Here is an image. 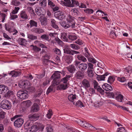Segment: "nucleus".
<instances>
[{
    "label": "nucleus",
    "mask_w": 132,
    "mask_h": 132,
    "mask_svg": "<svg viewBox=\"0 0 132 132\" xmlns=\"http://www.w3.org/2000/svg\"><path fill=\"white\" fill-rule=\"evenodd\" d=\"M66 20L67 22L63 21L60 23L61 25L65 29H67L70 27L75 28L76 22L74 19L70 15L67 16Z\"/></svg>",
    "instance_id": "nucleus-1"
},
{
    "label": "nucleus",
    "mask_w": 132,
    "mask_h": 132,
    "mask_svg": "<svg viewBox=\"0 0 132 132\" xmlns=\"http://www.w3.org/2000/svg\"><path fill=\"white\" fill-rule=\"evenodd\" d=\"M0 94L4 95V96L6 97H9L13 95V92L10 90L9 88L4 85H0Z\"/></svg>",
    "instance_id": "nucleus-2"
},
{
    "label": "nucleus",
    "mask_w": 132,
    "mask_h": 132,
    "mask_svg": "<svg viewBox=\"0 0 132 132\" xmlns=\"http://www.w3.org/2000/svg\"><path fill=\"white\" fill-rule=\"evenodd\" d=\"M69 75H66L65 77L63 78L61 80V84L59 85L57 88V90H64L68 87L67 81L70 77Z\"/></svg>",
    "instance_id": "nucleus-3"
},
{
    "label": "nucleus",
    "mask_w": 132,
    "mask_h": 132,
    "mask_svg": "<svg viewBox=\"0 0 132 132\" xmlns=\"http://www.w3.org/2000/svg\"><path fill=\"white\" fill-rule=\"evenodd\" d=\"M60 72L55 71L51 77L54 78L52 81V83L54 85H57L61 82V80L59 79L60 77Z\"/></svg>",
    "instance_id": "nucleus-4"
},
{
    "label": "nucleus",
    "mask_w": 132,
    "mask_h": 132,
    "mask_svg": "<svg viewBox=\"0 0 132 132\" xmlns=\"http://www.w3.org/2000/svg\"><path fill=\"white\" fill-rule=\"evenodd\" d=\"M29 122H27L24 125V128L27 130V132H36L38 130L37 126L34 125L30 126Z\"/></svg>",
    "instance_id": "nucleus-5"
},
{
    "label": "nucleus",
    "mask_w": 132,
    "mask_h": 132,
    "mask_svg": "<svg viewBox=\"0 0 132 132\" xmlns=\"http://www.w3.org/2000/svg\"><path fill=\"white\" fill-rule=\"evenodd\" d=\"M1 108L3 109L9 110L10 109L12 106V103L9 101L4 100H2L1 103Z\"/></svg>",
    "instance_id": "nucleus-6"
},
{
    "label": "nucleus",
    "mask_w": 132,
    "mask_h": 132,
    "mask_svg": "<svg viewBox=\"0 0 132 132\" xmlns=\"http://www.w3.org/2000/svg\"><path fill=\"white\" fill-rule=\"evenodd\" d=\"M17 96L18 98L22 100H25L28 98V95L26 90H19L17 93Z\"/></svg>",
    "instance_id": "nucleus-7"
},
{
    "label": "nucleus",
    "mask_w": 132,
    "mask_h": 132,
    "mask_svg": "<svg viewBox=\"0 0 132 132\" xmlns=\"http://www.w3.org/2000/svg\"><path fill=\"white\" fill-rule=\"evenodd\" d=\"M113 97L118 101L121 102L122 101L123 98V96L119 92H117L111 94Z\"/></svg>",
    "instance_id": "nucleus-8"
},
{
    "label": "nucleus",
    "mask_w": 132,
    "mask_h": 132,
    "mask_svg": "<svg viewBox=\"0 0 132 132\" xmlns=\"http://www.w3.org/2000/svg\"><path fill=\"white\" fill-rule=\"evenodd\" d=\"M54 16L60 20H62L66 17V14L62 12L57 11L54 13Z\"/></svg>",
    "instance_id": "nucleus-9"
},
{
    "label": "nucleus",
    "mask_w": 132,
    "mask_h": 132,
    "mask_svg": "<svg viewBox=\"0 0 132 132\" xmlns=\"http://www.w3.org/2000/svg\"><path fill=\"white\" fill-rule=\"evenodd\" d=\"M19 85L20 87L25 89H29L30 88V83L28 81H20L19 82Z\"/></svg>",
    "instance_id": "nucleus-10"
},
{
    "label": "nucleus",
    "mask_w": 132,
    "mask_h": 132,
    "mask_svg": "<svg viewBox=\"0 0 132 132\" xmlns=\"http://www.w3.org/2000/svg\"><path fill=\"white\" fill-rule=\"evenodd\" d=\"M35 12L38 15L41 16H43L45 13V11L43 8L39 7L36 8Z\"/></svg>",
    "instance_id": "nucleus-11"
},
{
    "label": "nucleus",
    "mask_w": 132,
    "mask_h": 132,
    "mask_svg": "<svg viewBox=\"0 0 132 132\" xmlns=\"http://www.w3.org/2000/svg\"><path fill=\"white\" fill-rule=\"evenodd\" d=\"M24 120L21 118H18L16 119L14 122L15 126L18 127H21L23 123Z\"/></svg>",
    "instance_id": "nucleus-12"
},
{
    "label": "nucleus",
    "mask_w": 132,
    "mask_h": 132,
    "mask_svg": "<svg viewBox=\"0 0 132 132\" xmlns=\"http://www.w3.org/2000/svg\"><path fill=\"white\" fill-rule=\"evenodd\" d=\"M71 1L70 0H61L60 3L63 6L70 7Z\"/></svg>",
    "instance_id": "nucleus-13"
},
{
    "label": "nucleus",
    "mask_w": 132,
    "mask_h": 132,
    "mask_svg": "<svg viewBox=\"0 0 132 132\" xmlns=\"http://www.w3.org/2000/svg\"><path fill=\"white\" fill-rule=\"evenodd\" d=\"M102 88L107 91H110L112 90L113 89L111 86L108 84H105L102 86Z\"/></svg>",
    "instance_id": "nucleus-14"
},
{
    "label": "nucleus",
    "mask_w": 132,
    "mask_h": 132,
    "mask_svg": "<svg viewBox=\"0 0 132 132\" xmlns=\"http://www.w3.org/2000/svg\"><path fill=\"white\" fill-rule=\"evenodd\" d=\"M29 120L32 121H35L38 119L39 116L36 114H31L28 116Z\"/></svg>",
    "instance_id": "nucleus-15"
},
{
    "label": "nucleus",
    "mask_w": 132,
    "mask_h": 132,
    "mask_svg": "<svg viewBox=\"0 0 132 132\" xmlns=\"http://www.w3.org/2000/svg\"><path fill=\"white\" fill-rule=\"evenodd\" d=\"M87 67V64L82 63L79 65L78 69L79 70L83 71L86 69Z\"/></svg>",
    "instance_id": "nucleus-16"
},
{
    "label": "nucleus",
    "mask_w": 132,
    "mask_h": 132,
    "mask_svg": "<svg viewBox=\"0 0 132 132\" xmlns=\"http://www.w3.org/2000/svg\"><path fill=\"white\" fill-rule=\"evenodd\" d=\"M108 75V73H105L104 75H97V76L96 77L98 81L104 80L105 77L107 76Z\"/></svg>",
    "instance_id": "nucleus-17"
},
{
    "label": "nucleus",
    "mask_w": 132,
    "mask_h": 132,
    "mask_svg": "<svg viewBox=\"0 0 132 132\" xmlns=\"http://www.w3.org/2000/svg\"><path fill=\"white\" fill-rule=\"evenodd\" d=\"M51 26L54 28L56 29L57 30L58 29L59 27L57 25L56 21L54 19H52L51 21Z\"/></svg>",
    "instance_id": "nucleus-18"
},
{
    "label": "nucleus",
    "mask_w": 132,
    "mask_h": 132,
    "mask_svg": "<svg viewBox=\"0 0 132 132\" xmlns=\"http://www.w3.org/2000/svg\"><path fill=\"white\" fill-rule=\"evenodd\" d=\"M9 74L12 76V77H16L20 75V73L19 71L13 70L11 71L9 73Z\"/></svg>",
    "instance_id": "nucleus-19"
},
{
    "label": "nucleus",
    "mask_w": 132,
    "mask_h": 132,
    "mask_svg": "<svg viewBox=\"0 0 132 132\" xmlns=\"http://www.w3.org/2000/svg\"><path fill=\"white\" fill-rule=\"evenodd\" d=\"M76 98V95L75 94H71L68 97V100L70 102H73Z\"/></svg>",
    "instance_id": "nucleus-20"
},
{
    "label": "nucleus",
    "mask_w": 132,
    "mask_h": 132,
    "mask_svg": "<svg viewBox=\"0 0 132 132\" xmlns=\"http://www.w3.org/2000/svg\"><path fill=\"white\" fill-rule=\"evenodd\" d=\"M61 38L64 41L67 42L68 40L67 33L65 32L61 33Z\"/></svg>",
    "instance_id": "nucleus-21"
},
{
    "label": "nucleus",
    "mask_w": 132,
    "mask_h": 132,
    "mask_svg": "<svg viewBox=\"0 0 132 132\" xmlns=\"http://www.w3.org/2000/svg\"><path fill=\"white\" fill-rule=\"evenodd\" d=\"M39 110V107L36 103H34L32 105L31 110L33 112H37Z\"/></svg>",
    "instance_id": "nucleus-22"
},
{
    "label": "nucleus",
    "mask_w": 132,
    "mask_h": 132,
    "mask_svg": "<svg viewBox=\"0 0 132 132\" xmlns=\"http://www.w3.org/2000/svg\"><path fill=\"white\" fill-rule=\"evenodd\" d=\"M20 17L23 19L26 20L28 19V16L25 11H22L20 13Z\"/></svg>",
    "instance_id": "nucleus-23"
},
{
    "label": "nucleus",
    "mask_w": 132,
    "mask_h": 132,
    "mask_svg": "<svg viewBox=\"0 0 132 132\" xmlns=\"http://www.w3.org/2000/svg\"><path fill=\"white\" fill-rule=\"evenodd\" d=\"M82 85L86 88H88L90 86L89 81L86 79H84L82 82Z\"/></svg>",
    "instance_id": "nucleus-24"
},
{
    "label": "nucleus",
    "mask_w": 132,
    "mask_h": 132,
    "mask_svg": "<svg viewBox=\"0 0 132 132\" xmlns=\"http://www.w3.org/2000/svg\"><path fill=\"white\" fill-rule=\"evenodd\" d=\"M56 85H54L52 83V84L48 89L46 93V94H48L49 93L51 92L53 90H54L55 89L54 86Z\"/></svg>",
    "instance_id": "nucleus-25"
},
{
    "label": "nucleus",
    "mask_w": 132,
    "mask_h": 132,
    "mask_svg": "<svg viewBox=\"0 0 132 132\" xmlns=\"http://www.w3.org/2000/svg\"><path fill=\"white\" fill-rule=\"evenodd\" d=\"M83 127H89V128L93 130H95L96 129V128L94 127L86 122H85L84 125L83 126Z\"/></svg>",
    "instance_id": "nucleus-26"
},
{
    "label": "nucleus",
    "mask_w": 132,
    "mask_h": 132,
    "mask_svg": "<svg viewBox=\"0 0 132 132\" xmlns=\"http://www.w3.org/2000/svg\"><path fill=\"white\" fill-rule=\"evenodd\" d=\"M40 20L42 25L46 26L47 25V21L46 19L45 18L42 16L40 18Z\"/></svg>",
    "instance_id": "nucleus-27"
},
{
    "label": "nucleus",
    "mask_w": 132,
    "mask_h": 132,
    "mask_svg": "<svg viewBox=\"0 0 132 132\" xmlns=\"http://www.w3.org/2000/svg\"><path fill=\"white\" fill-rule=\"evenodd\" d=\"M67 69L68 71L71 73H74L75 70V67L73 65H70L67 67Z\"/></svg>",
    "instance_id": "nucleus-28"
},
{
    "label": "nucleus",
    "mask_w": 132,
    "mask_h": 132,
    "mask_svg": "<svg viewBox=\"0 0 132 132\" xmlns=\"http://www.w3.org/2000/svg\"><path fill=\"white\" fill-rule=\"evenodd\" d=\"M123 71L126 74L129 73L130 74L132 73V67L128 66L125 69H124Z\"/></svg>",
    "instance_id": "nucleus-29"
},
{
    "label": "nucleus",
    "mask_w": 132,
    "mask_h": 132,
    "mask_svg": "<svg viewBox=\"0 0 132 132\" xmlns=\"http://www.w3.org/2000/svg\"><path fill=\"white\" fill-rule=\"evenodd\" d=\"M72 3H70V7H73L74 6H78L79 5V3L77 1L75 0H71Z\"/></svg>",
    "instance_id": "nucleus-30"
},
{
    "label": "nucleus",
    "mask_w": 132,
    "mask_h": 132,
    "mask_svg": "<svg viewBox=\"0 0 132 132\" xmlns=\"http://www.w3.org/2000/svg\"><path fill=\"white\" fill-rule=\"evenodd\" d=\"M64 53L69 54L70 55H73V51L70 48H67L64 50Z\"/></svg>",
    "instance_id": "nucleus-31"
},
{
    "label": "nucleus",
    "mask_w": 132,
    "mask_h": 132,
    "mask_svg": "<svg viewBox=\"0 0 132 132\" xmlns=\"http://www.w3.org/2000/svg\"><path fill=\"white\" fill-rule=\"evenodd\" d=\"M19 44L21 45H24L26 42L25 39L21 38H19L18 39Z\"/></svg>",
    "instance_id": "nucleus-32"
},
{
    "label": "nucleus",
    "mask_w": 132,
    "mask_h": 132,
    "mask_svg": "<svg viewBox=\"0 0 132 132\" xmlns=\"http://www.w3.org/2000/svg\"><path fill=\"white\" fill-rule=\"evenodd\" d=\"M87 58L88 61L90 62H91L94 64L96 62V61L92 56H90L89 57Z\"/></svg>",
    "instance_id": "nucleus-33"
},
{
    "label": "nucleus",
    "mask_w": 132,
    "mask_h": 132,
    "mask_svg": "<svg viewBox=\"0 0 132 132\" xmlns=\"http://www.w3.org/2000/svg\"><path fill=\"white\" fill-rule=\"evenodd\" d=\"M31 49L35 52H38L41 50V49L38 48L36 46H34L31 45L30 46Z\"/></svg>",
    "instance_id": "nucleus-34"
},
{
    "label": "nucleus",
    "mask_w": 132,
    "mask_h": 132,
    "mask_svg": "<svg viewBox=\"0 0 132 132\" xmlns=\"http://www.w3.org/2000/svg\"><path fill=\"white\" fill-rule=\"evenodd\" d=\"M77 57L79 60H81L84 62H86L87 61L86 59L83 56L80 55L77 56Z\"/></svg>",
    "instance_id": "nucleus-35"
},
{
    "label": "nucleus",
    "mask_w": 132,
    "mask_h": 132,
    "mask_svg": "<svg viewBox=\"0 0 132 132\" xmlns=\"http://www.w3.org/2000/svg\"><path fill=\"white\" fill-rule=\"evenodd\" d=\"M72 60V56H67L66 58L65 61L68 63L69 64L71 63Z\"/></svg>",
    "instance_id": "nucleus-36"
},
{
    "label": "nucleus",
    "mask_w": 132,
    "mask_h": 132,
    "mask_svg": "<svg viewBox=\"0 0 132 132\" xmlns=\"http://www.w3.org/2000/svg\"><path fill=\"white\" fill-rule=\"evenodd\" d=\"M53 114L52 111L51 109H49L46 115V117L48 119H50L51 118V116Z\"/></svg>",
    "instance_id": "nucleus-37"
},
{
    "label": "nucleus",
    "mask_w": 132,
    "mask_h": 132,
    "mask_svg": "<svg viewBox=\"0 0 132 132\" xmlns=\"http://www.w3.org/2000/svg\"><path fill=\"white\" fill-rule=\"evenodd\" d=\"M30 27L33 26L36 27L37 26V23L35 21L33 20H30L29 22Z\"/></svg>",
    "instance_id": "nucleus-38"
},
{
    "label": "nucleus",
    "mask_w": 132,
    "mask_h": 132,
    "mask_svg": "<svg viewBox=\"0 0 132 132\" xmlns=\"http://www.w3.org/2000/svg\"><path fill=\"white\" fill-rule=\"evenodd\" d=\"M68 38L69 39L72 40L76 39L77 38V37L75 35L73 34H70L68 36Z\"/></svg>",
    "instance_id": "nucleus-39"
},
{
    "label": "nucleus",
    "mask_w": 132,
    "mask_h": 132,
    "mask_svg": "<svg viewBox=\"0 0 132 132\" xmlns=\"http://www.w3.org/2000/svg\"><path fill=\"white\" fill-rule=\"evenodd\" d=\"M115 80L114 77L112 76H110L108 80V82L109 84L113 83Z\"/></svg>",
    "instance_id": "nucleus-40"
},
{
    "label": "nucleus",
    "mask_w": 132,
    "mask_h": 132,
    "mask_svg": "<svg viewBox=\"0 0 132 132\" xmlns=\"http://www.w3.org/2000/svg\"><path fill=\"white\" fill-rule=\"evenodd\" d=\"M15 14H13L12 13H10V19L11 20H13L15 19L18 17V16L17 15H15Z\"/></svg>",
    "instance_id": "nucleus-41"
},
{
    "label": "nucleus",
    "mask_w": 132,
    "mask_h": 132,
    "mask_svg": "<svg viewBox=\"0 0 132 132\" xmlns=\"http://www.w3.org/2000/svg\"><path fill=\"white\" fill-rule=\"evenodd\" d=\"M88 76L90 77H92L94 74L93 71L91 69H88L87 71Z\"/></svg>",
    "instance_id": "nucleus-42"
},
{
    "label": "nucleus",
    "mask_w": 132,
    "mask_h": 132,
    "mask_svg": "<svg viewBox=\"0 0 132 132\" xmlns=\"http://www.w3.org/2000/svg\"><path fill=\"white\" fill-rule=\"evenodd\" d=\"M39 2L40 4L42 7H45L47 4V2L46 0H40Z\"/></svg>",
    "instance_id": "nucleus-43"
},
{
    "label": "nucleus",
    "mask_w": 132,
    "mask_h": 132,
    "mask_svg": "<svg viewBox=\"0 0 132 132\" xmlns=\"http://www.w3.org/2000/svg\"><path fill=\"white\" fill-rule=\"evenodd\" d=\"M93 84L94 85V87L95 89H98V88L100 87L98 85L97 82L95 80H94L93 81Z\"/></svg>",
    "instance_id": "nucleus-44"
},
{
    "label": "nucleus",
    "mask_w": 132,
    "mask_h": 132,
    "mask_svg": "<svg viewBox=\"0 0 132 132\" xmlns=\"http://www.w3.org/2000/svg\"><path fill=\"white\" fill-rule=\"evenodd\" d=\"M84 49L85 51L84 55L87 58L90 56L91 55L88 52V49L87 48L85 47V48Z\"/></svg>",
    "instance_id": "nucleus-45"
},
{
    "label": "nucleus",
    "mask_w": 132,
    "mask_h": 132,
    "mask_svg": "<svg viewBox=\"0 0 132 132\" xmlns=\"http://www.w3.org/2000/svg\"><path fill=\"white\" fill-rule=\"evenodd\" d=\"M76 76L78 78L80 79L83 77L84 76L83 74L80 72H77L76 74Z\"/></svg>",
    "instance_id": "nucleus-46"
},
{
    "label": "nucleus",
    "mask_w": 132,
    "mask_h": 132,
    "mask_svg": "<svg viewBox=\"0 0 132 132\" xmlns=\"http://www.w3.org/2000/svg\"><path fill=\"white\" fill-rule=\"evenodd\" d=\"M78 12V11L76 9H73L71 10L70 13L72 14V15H74L77 14Z\"/></svg>",
    "instance_id": "nucleus-47"
},
{
    "label": "nucleus",
    "mask_w": 132,
    "mask_h": 132,
    "mask_svg": "<svg viewBox=\"0 0 132 132\" xmlns=\"http://www.w3.org/2000/svg\"><path fill=\"white\" fill-rule=\"evenodd\" d=\"M70 46L73 49L75 50H77L79 49L78 46L74 44H71L70 45Z\"/></svg>",
    "instance_id": "nucleus-48"
},
{
    "label": "nucleus",
    "mask_w": 132,
    "mask_h": 132,
    "mask_svg": "<svg viewBox=\"0 0 132 132\" xmlns=\"http://www.w3.org/2000/svg\"><path fill=\"white\" fill-rule=\"evenodd\" d=\"M27 37L28 38L32 40L36 39H37V37L32 35L28 34Z\"/></svg>",
    "instance_id": "nucleus-49"
},
{
    "label": "nucleus",
    "mask_w": 132,
    "mask_h": 132,
    "mask_svg": "<svg viewBox=\"0 0 132 132\" xmlns=\"http://www.w3.org/2000/svg\"><path fill=\"white\" fill-rule=\"evenodd\" d=\"M84 11L86 13L89 14L93 13V10L89 9L84 10Z\"/></svg>",
    "instance_id": "nucleus-50"
},
{
    "label": "nucleus",
    "mask_w": 132,
    "mask_h": 132,
    "mask_svg": "<svg viewBox=\"0 0 132 132\" xmlns=\"http://www.w3.org/2000/svg\"><path fill=\"white\" fill-rule=\"evenodd\" d=\"M103 102L101 101H98L94 104V106L96 107H98L101 106L103 104Z\"/></svg>",
    "instance_id": "nucleus-51"
},
{
    "label": "nucleus",
    "mask_w": 132,
    "mask_h": 132,
    "mask_svg": "<svg viewBox=\"0 0 132 132\" xmlns=\"http://www.w3.org/2000/svg\"><path fill=\"white\" fill-rule=\"evenodd\" d=\"M117 132H127L124 128L122 127H120L117 128Z\"/></svg>",
    "instance_id": "nucleus-52"
},
{
    "label": "nucleus",
    "mask_w": 132,
    "mask_h": 132,
    "mask_svg": "<svg viewBox=\"0 0 132 132\" xmlns=\"http://www.w3.org/2000/svg\"><path fill=\"white\" fill-rule=\"evenodd\" d=\"M76 105L77 106H79L81 108L84 106L82 103L80 101H78L76 103Z\"/></svg>",
    "instance_id": "nucleus-53"
},
{
    "label": "nucleus",
    "mask_w": 132,
    "mask_h": 132,
    "mask_svg": "<svg viewBox=\"0 0 132 132\" xmlns=\"http://www.w3.org/2000/svg\"><path fill=\"white\" fill-rule=\"evenodd\" d=\"M12 4L15 6H18L20 4L19 2L17 0H13L12 2Z\"/></svg>",
    "instance_id": "nucleus-54"
},
{
    "label": "nucleus",
    "mask_w": 132,
    "mask_h": 132,
    "mask_svg": "<svg viewBox=\"0 0 132 132\" xmlns=\"http://www.w3.org/2000/svg\"><path fill=\"white\" fill-rule=\"evenodd\" d=\"M19 9L20 8L19 7H15L14 9L13 10L11 13L13 14H16L18 13Z\"/></svg>",
    "instance_id": "nucleus-55"
},
{
    "label": "nucleus",
    "mask_w": 132,
    "mask_h": 132,
    "mask_svg": "<svg viewBox=\"0 0 132 132\" xmlns=\"http://www.w3.org/2000/svg\"><path fill=\"white\" fill-rule=\"evenodd\" d=\"M5 28L6 30L10 32H13L11 27L9 26H6L5 25Z\"/></svg>",
    "instance_id": "nucleus-56"
},
{
    "label": "nucleus",
    "mask_w": 132,
    "mask_h": 132,
    "mask_svg": "<svg viewBox=\"0 0 132 132\" xmlns=\"http://www.w3.org/2000/svg\"><path fill=\"white\" fill-rule=\"evenodd\" d=\"M46 129L47 132H53V130L51 126H48L47 127Z\"/></svg>",
    "instance_id": "nucleus-57"
},
{
    "label": "nucleus",
    "mask_w": 132,
    "mask_h": 132,
    "mask_svg": "<svg viewBox=\"0 0 132 132\" xmlns=\"http://www.w3.org/2000/svg\"><path fill=\"white\" fill-rule=\"evenodd\" d=\"M75 43L79 45H81L83 44V42L80 39H78L76 40L75 42Z\"/></svg>",
    "instance_id": "nucleus-58"
},
{
    "label": "nucleus",
    "mask_w": 132,
    "mask_h": 132,
    "mask_svg": "<svg viewBox=\"0 0 132 132\" xmlns=\"http://www.w3.org/2000/svg\"><path fill=\"white\" fill-rule=\"evenodd\" d=\"M40 37L41 38L46 40H48V36L46 35H42Z\"/></svg>",
    "instance_id": "nucleus-59"
},
{
    "label": "nucleus",
    "mask_w": 132,
    "mask_h": 132,
    "mask_svg": "<svg viewBox=\"0 0 132 132\" xmlns=\"http://www.w3.org/2000/svg\"><path fill=\"white\" fill-rule=\"evenodd\" d=\"M5 114V113L3 111L0 112V119H3L4 118Z\"/></svg>",
    "instance_id": "nucleus-60"
},
{
    "label": "nucleus",
    "mask_w": 132,
    "mask_h": 132,
    "mask_svg": "<svg viewBox=\"0 0 132 132\" xmlns=\"http://www.w3.org/2000/svg\"><path fill=\"white\" fill-rule=\"evenodd\" d=\"M97 90L102 95H103L105 93L104 91L101 87L98 88Z\"/></svg>",
    "instance_id": "nucleus-61"
},
{
    "label": "nucleus",
    "mask_w": 132,
    "mask_h": 132,
    "mask_svg": "<svg viewBox=\"0 0 132 132\" xmlns=\"http://www.w3.org/2000/svg\"><path fill=\"white\" fill-rule=\"evenodd\" d=\"M118 80L120 82H123L126 80V79L125 77H122L118 78Z\"/></svg>",
    "instance_id": "nucleus-62"
},
{
    "label": "nucleus",
    "mask_w": 132,
    "mask_h": 132,
    "mask_svg": "<svg viewBox=\"0 0 132 132\" xmlns=\"http://www.w3.org/2000/svg\"><path fill=\"white\" fill-rule=\"evenodd\" d=\"M110 35L111 37L114 38L116 37L115 33L113 31H112L111 32L110 34Z\"/></svg>",
    "instance_id": "nucleus-63"
},
{
    "label": "nucleus",
    "mask_w": 132,
    "mask_h": 132,
    "mask_svg": "<svg viewBox=\"0 0 132 132\" xmlns=\"http://www.w3.org/2000/svg\"><path fill=\"white\" fill-rule=\"evenodd\" d=\"M42 90L41 89H39V91L37 92L36 94V96H39L42 94Z\"/></svg>",
    "instance_id": "nucleus-64"
}]
</instances>
